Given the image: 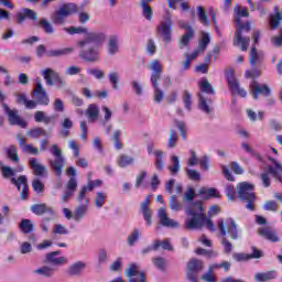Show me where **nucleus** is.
Returning <instances> with one entry per match:
<instances>
[{"label":"nucleus","instance_id":"obj_1","mask_svg":"<svg viewBox=\"0 0 282 282\" xmlns=\"http://www.w3.org/2000/svg\"><path fill=\"white\" fill-rule=\"evenodd\" d=\"M185 230H202L203 226H206L212 232L217 230L215 223L206 217V209L202 205V202L198 200L189 204V206L185 208Z\"/></svg>","mask_w":282,"mask_h":282},{"label":"nucleus","instance_id":"obj_2","mask_svg":"<svg viewBox=\"0 0 282 282\" xmlns=\"http://www.w3.org/2000/svg\"><path fill=\"white\" fill-rule=\"evenodd\" d=\"M241 17L248 19L250 17V12H248L247 8H242L237 4L234 9V23L236 24V32L234 34V45L235 47H239L241 45V51L247 52L250 45V36H246L251 30L250 22L242 23Z\"/></svg>","mask_w":282,"mask_h":282},{"label":"nucleus","instance_id":"obj_3","mask_svg":"<svg viewBox=\"0 0 282 282\" xmlns=\"http://www.w3.org/2000/svg\"><path fill=\"white\" fill-rule=\"evenodd\" d=\"M238 197L242 202H247L245 207L247 210H254V185L248 182L239 183L238 185Z\"/></svg>","mask_w":282,"mask_h":282},{"label":"nucleus","instance_id":"obj_4","mask_svg":"<svg viewBox=\"0 0 282 282\" xmlns=\"http://www.w3.org/2000/svg\"><path fill=\"white\" fill-rule=\"evenodd\" d=\"M51 155L54 159L48 160V164L53 173L61 177L63 175V169L65 167V158L63 156V150L57 144H53L50 149Z\"/></svg>","mask_w":282,"mask_h":282},{"label":"nucleus","instance_id":"obj_5","mask_svg":"<svg viewBox=\"0 0 282 282\" xmlns=\"http://www.w3.org/2000/svg\"><path fill=\"white\" fill-rule=\"evenodd\" d=\"M156 30L159 36H161L165 45H169V43L173 41V17H171V13L166 12V14L163 17V20L158 25Z\"/></svg>","mask_w":282,"mask_h":282},{"label":"nucleus","instance_id":"obj_6","mask_svg":"<svg viewBox=\"0 0 282 282\" xmlns=\"http://www.w3.org/2000/svg\"><path fill=\"white\" fill-rule=\"evenodd\" d=\"M76 12H78V7H76V4L66 3L59 7V9L51 15V21H53L55 25H63L67 17H72V14H76Z\"/></svg>","mask_w":282,"mask_h":282},{"label":"nucleus","instance_id":"obj_7","mask_svg":"<svg viewBox=\"0 0 282 282\" xmlns=\"http://www.w3.org/2000/svg\"><path fill=\"white\" fill-rule=\"evenodd\" d=\"M218 230L223 237L230 235L231 239H239V234L237 230V223L232 218L218 219Z\"/></svg>","mask_w":282,"mask_h":282},{"label":"nucleus","instance_id":"obj_8","mask_svg":"<svg viewBox=\"0 0 282 282\" xmlns=\"http://www.w3.org/2000/svg\"><path fill=\"white\" fill-rule=\"evenodd\" d=\"M31 96L37 102V105H42L44 107L50 105V96L47 95V90H45L43 83H41L40 79L35 82Z\"/></svg>","mask_w":282,"mask_h":282},{"label":"nucleus","instance_id":"obj_9","mask_svg":"<svg viewBox=\"0 0 282 282\" xmlns=\"http://www.w3.org/2000/svg\"><path fill=\"white\" fill-rule=\"evenodd\" d=\"M226 79L231 94H237L241 98H246V96H248V91H246L243 88H240L239 80H237V77H235V70H227Z\"/></svg>","mask_w":282,"mask_h":282},{"label":"nucleus","instance_id":"obj_10","mask_svg":"<svg viewBox=\"0 0 282 282\" xmlns=\"http://www.w3.org/2000/svg\"><path fill=\"white\" fill-rule=\"evenodd\" d=\"M2 107L4 109V113H7L9 118V124L21 127L22 129H25L28 127V123L21 119V116H19V110L17 109H10L8 107V104H2Z\"/></svg>","mask_w":282,"mask_h":282},{"label":"nucleus","instance_id":"obj_11","mask_svg":"<svg viewBox=\"0 0 282 282\" xmlns=\"http://www.w3.org/2000/svg\"><path fill=\"white\" fill-rule=\"evenodd\" d=\"M107 40V35L102 32H91L87 33L86 39L77 42L78 47H85V45H89V43H95L96 45H100L105 43Z\"/></svg>","mask_w":282,"mask_h":282},{"label":"nucleus","instance_id":"obj_12","mask_svg":"<svg viewBox=\"0 0 282 282\" xmlns=\"http://www.w3.org/2000/svg\"><path fill=\"white\" fill-rule=\"evenodd\" d=\"M29 166L36 177H47V174L50 173V170H47V166L41 164L39 162V159L36 158H31L29 160Z\"/></svg>","mask_w":282,"mask_h":282},{"label":"nucleus","instance_id":"obj_13","mask_svg":"<svg viewBox=\"0 0 282 282\" xmlns=\"http://www.w3.org/2000/svg\"><path fill=\"white\" fill-rule=\"evenodd\" d=\"M251 94L254 100H259V96H264L265 98L270 96V87L265 84H258L257 80H252L250 84Z\"/></svg>","mask_w":282,"mask_h":282},{"label":"nucleus","instance_id":"obj_14","mask_svg":"<svg viewBox=\"0 0 282 282\" xmlns=\"http://www.w3.org/2000/svg\"><path fill=\"white\" fill-rule=\"evenodd\" d=\"M11 184H13L14 186H17L18 191H21V186H22V191L20 193L21 195V199H28V192L30 191V187L28 186V176L26 175H21L20 177H18V180L15 177L10 178Z\"/></svg>","mask_w":282,"mask_h":282},{"label":"nucleus","instance_id":"obj_15","mask_svg":"<svg viewBox=\"0 0 282 282\" xmlns=\"http://www.w3.org/2000/svg\"><path fill=\"white\" fill-rule=\"evenodd\" d=\"M151 204V196H148L144 202H142L139 206V213L143 215V219L147 224V226H151L153 224L152 217H153V210H151V207H149Z\"/></svg>","mask_w":282,"mask_h":282},{"label":"nucleus","instance_id":"obj_16","mask_svg":"<svg viewBox=\"0 0 282 282\" xmlns=\"http://www.w3.org/2000/svg\"><path fill=\"white\" fill-rule=\"evenodd\" d=\"M79 58L87 63H98L100 61V51L98 47H89L79 52Z\"/></svg>","mask_w":282,"mask_h":282},{"label":"nucleus","instance_id":"obj_17","mask_svg":"<svg viewBox=\"0 0 282 282\" xmlns=\"http://www.w3.org/2000/svg\"><path fill=\"white\" fill-rule=\"evenodd\" d=\"M127 276L129 282H147L144 278V272H140V268L135 263H131L127 270Z\"/></svg>","mask_w":282,"mask_h":282},{"label":"nucleus","instance_id":"obj_18","mask_svg":"<svg viewBox=\"0 0 282 282\" xmlns=\"http://www.w3.org/2000/svg\"><path fill=\"white\" fill-rule=\"evenodd\" d=\"M198 109L203 111V113L210 116V113L215 111V108H213V99L206 97V95L202 93H198Z\"/></svg>","mask_w":282,"mask_h":282},{"label":"nucleus","instance_id":"obj_19","mask_svg":"<svg viewBox=\"0 0 282 282\" xmlns=\"http://www.w3.org/2000/svg\"><path fill=\"white\" fill-rule=\"evenodd\" d=\"M76 188H78V181L76 180V177H70L66 184V191L62 196V202H64V204H67V202H69V199L74 197Z\"/></svg>","mask_w":282,"mask_h":282},{"label":"nucleus","instance_id":"obj_20","mask_svg":"<svg viewBox=\"0 0 282 282\" xmlns=\"http://www.w3.org/2000/svg\"><path fill=\"white\" fill-rule=\"evenodd\" d=\"M61 250L46 253V262L52 265H67V257L61 256Z\"/></svg>","mask_w":282,"mask_h":282},{"label":"nucleus","instance_id":"obj_21","mask_svg":"<svg viewBox=\"0 0 282 282\" xmlns=\"http://www.w3.org/2000/svg\"><path fill=\"white\" fill-rule=\"evenodd\" d=\"M258 235H260V237H262L267 241H271L272 243H279V241H281V238H279V235H276V231H274L270 227L259 228Z\"/></svg>","mask_w":282,"mask_h":282},{"label":"nucleus","instance_id":"obj_22","mask_svg":"<svg viewBox=\"0 0 282 282\" xmlns=\"http://www.w3.org/2000/svg\"><path fill=\"white\" fill-rule=\"evenodd\" d=\"M158 217L161 226H164L165 228H177L180 226L177 221L169 218V214H166V209L164 208L159 209Z\"/></svg>","mask_w":282,"mask_h":282},{"label":"nucleus","instance_id":"obj_23","mask_svg":"<svg viewBox=\"0 0 282 282\" xmlns=\"http://www.w3.org/2000/svg\"><path fill=\"white\" fill-rule=\"evenodd\" d=\"M149 69L153 72L151 76V83L152 85H155V83H158V80H160L162 77V64H160V61L153 59L149 65Z\"/></svg>","mask_w":282,"mask_h":282},{"label":"nucleus","instance_id":"obj_24","mask_svg":"<svg viewBox=\"0 0 282 282\" xmlns=\"http://www.w3.org/2000/svg\"><path fill=\"white\" fill-rule=\"evenodd\" d=\"M87 268V263L83 261H77L75 263H72L67 270L66 274L68 276H80L83 274V271Z\"/></svg>","mask_w":282,"mask_h":282},{"label":"nucleus","instance_id":"obj_25","mask_svg":"<svg viewBox=\"0 0 282 282\" xmlns=\"http://www.w3.org/2000/svg\"><path fill=\"white\" fill-rule=\"evenodd\" d=\"M31 212L34 214V215H55V212H54V208L47 206V204L45 203H42V204H34L31 206Z\"/></svg>","mask_w":282,"mask_h":282},{"label":"nucleus","instance_id":"obj_26","mask_svg":"<svg viewBox=\"0 0 282 282\" xmlns=\"http://www.w3.org/2000/svg\"><path fill=\"white\" fill-rule=\"evenodd\" d=\"M264 54L263 51H257V48L253 46L251 47L250 57H249V65H261L263 63Z\"/></svg>","mask_w":282,"mask_h":282},{"label":"nucleus","instance_id":"obj_27","mask_svg":"<svg viewBox=\"0 0 282 282\" xmlns=\"http://www.w3.org/2000/svg\"><path fill=\"white\" fill-rule=\"evenodd\" d=\"M25 19H31V21H36L39 17L34 12V10L25 8L17 14V21L18 23L21 24L23 23V21H25Z\"/></svg>","mask_w":282,"mask_h":282},{"label":"nucleus","instance_id":"obj_28","mask_svg":"<svg viewBox=\"0 0 282 282\" xmlns=\"http://www.w3.org/2000/svg\"><path fill=\"white\" fill-rule=\"evenodd\" d=\"M107 52L109 56H116L120 52V44L118 43V35H112L108 40Z\"/></svg>","mask_w":282,"mask_h":282},{"label":"nucleus","instance_id":"obj_29","mask_svg":"<svg viewBox=\"0 0 282 282\" xmlns=\"http://www.w3.org/2000/svg\"><path fill=\"white\" fill-rule=\"evenodd\" d=\"M89 208V199H86V203H83L82 205L75 207L73 219L76 221H80V219L84 218L85 215H87V210Z\"/></svg>","mask_w":282,"mask_h":282},{"label":"nucleus","instance_id":"obj_30","mask_svg":"<svg viewBox=\"0 0 282 282\" xmlns=\"http://www.w3.org/2000/svg\"><path fill=\"white\" fill-rule=\"evenodd\" d=\"M34 120L35 122H43L44 124H51V122H54V120H56V116H47L44 111L37 110L34 113Z\"/></svg>","mask_w":282,"mask_h":282},{"label":"nucleus","instance_id":"obj_31","mask_svg":"<svg viewBox=\"0 0 282 282\" xmlns=\"http://www.w3.org/2000/svg\"><path fill=\"white\" fill-rule=\"evenodd\" d=\"M46 85L48 87H54V80L53 78H56V76L58 75V73H56V70L52 69V68H45L41 72Z\"/></svg>","mask_w":282,"mask_h":282},{"label":"nucleus","instance_id":"obj_32","mask_svg":"<svg viewBox=\"0 0 282 282\" xmlns=\"http://www.w3.org/2000/svg\"><path fill=\"white\" fill-rule=\"evenodd\" d=\"M282 22V12L279 10V7H274V14L270 17V28L271 30H276Z\"/></svg>","mask_w":282,"mask_h":282},{"label":"nucleus","instance_id":"obj_33","mask_svg":"<svg viewBox=\"0 0 282 282\" xmlns=\"http://www.w3.org/2000/svg\"><path fill=\"white\" fill-rule=\"evenodd\" d=\"M193 39H195V31H185L178 41V48L184 50V47H188V44L191 41H193Z\"/></svg>","mask_w":282,"mask_h":282},{"label":"nucleus","instance_id":"obj_34","mask_svg":"<svg viewBox=\"0 0 282 282\" xmlns=\"http://www.w3.org/2000/svg\"><path fill=\"white\" fill-rule=\"evenodd\" d=\"M204 270V262L202 260L192 259L187 263V272H194L197 274V272H202Z\"/></svg>","mask_w":282,"mask_h":282},{"label":"nucleus","instance_id":"obj_35","mask_svg":"<svg viewBox=\"0 0 282 282\" xmlns=\"http://www.w3.org/2000/svg\"><path fill=\"white\" fill-rule=\"evenodd\" d=\"M86 116L89 119V122H96L98 120V116H100V109L95 104L88 106L86 110Z\"/></svg>","mask_w":282,"mask_h":282},{"label":"nucleus","instance_id":"obj_36","mask_svg":"<svg viewBox=\"0 0 282 282\" xmlns=\"http://www.w3.org/2000/svg\"><path fill=\"white\" fill-rule=\"evenodd\" d=\"M33 274H37V276H44L45 279H51V276H54V269L52 267L43 265L33 270Z\"/></svg>","mask_w":282,"mask_h":282},{"label":"nucleus","instance_id":"obj_37","mask_svg":"<svg viewBox=\"0 0 282 282\" xmlns=\"http://www.w3.org/2000/svg\"><path fill=\"white\" fill-rule=\"evenodd\" d=\"M1 171H2V176L8 178V177H14L17 173H22L23 166L18 167L17 170L12 167H8L7 165H3L2 162H0Z\"/></svg>","mask_w":282,"mask_h":282},{"label":"nucleus","instance_id":"obj_38","mask_svg":"<svg viewBox=\"0 0 282 282\" xmlns=\"http://www.w3.org/2000/svg\"><path fill=\"white\" fill-rule=\"evenodd\" d=\"M276 279V271H268L264 273H256L254 281L267 282Z\"/></svg>","mask_w":282,"mask_h":282},{"label":"nucleus","instance_id":"obj_39","mask_svg":"<svg viewBox=\"0 0 282 282\" xmlns=\"http://www.w3.org/2000/svg\"><path fill=\"white\" fill-rule=\"evenodd\" d=\"M199 87H200L199 94H204V96H206V94H209L210 96H215V88H213V85H210L208 79H203L199 83Z\"/></svg>","mask_w":282,"mask_h":282},{"label":"nucleus","instance_id":"obj_40","mask_svg":"<svg viewBox=\"0 0 282 282\" xmlns=\"http://www.w3.org/2000/svg\"><path fill=\"white\" fill-rule=\"evenodd\" d=\"M171 162H172V165H170L167 169L171 175H177V173H180V169H182V165L180 164V156L172 155Z\"/></svg>","mask_w":282,"mask_h":282},{"label":"nucleus","instance_id":"obj_41","mask_svg":"<svg viewBox=\"0 0 282 282\" xmlns=\"http://www.w3.org/2000/svg\"><path fill=\"white\" fill-rule=\"evenodd\" d=\"M140 6L142 8V15L144 17V19H147V21H152L153 20V9L151 8V6H149V3L144 2V1H140Z\"/></svg>","mask_w":282,"mask_h":282},{"label":"nucleus","instance_id":"obj_42","mask_svg":"<svg viewBox=\"0 0 282 282\" xmlns=\"http://www.w3.org/2000/svg\"><path fill=\"white\" fill-rule=\"evenodd\" d=\"M117 163L120 169H127V166H131V164H133V158L127 154H121L117 160Z\"/></svg>","mask_w":282,"mask_h":282},{"label":"nucleus","instance_id":"obj_43","mask_svg":"<svg viewBox=\"0 0 282 282\" xmlns=\"http://www.w3.org/2000/svg\"><path fill=\"white\" fill-rule=\"evenodd\" d=\"M197 17H198V21L203 25H205L206 28L210 25V22L208 21V15L206 14V10L204 9V7L202 6L197 7Z\"/></svg>","mask_w":282,"mask_h":282},{"label":"nucleus","instance_id":"obj_44","mask_svg":"<svg viewBox=\"0 0 282 282\" xmlns=\"http://www.w3.org/2000/svg\"><path fill=\"white\" fill-rule=\"evenodd\" d=\"M108 78L112 89L118 90L120 87V74H118V72H110Z\"/></svg>","mask_w":282,"mask_h":282},{"label":"nucleus","instance_id":"obj_45","mask_svg":"<svg viewBox=\"0 0 282 282\" xmlns=\"http://www.w3.org/2000/svg\"><path fill=\"white\" fill-rule=\"evenodd\" d=\"M94 202L96 208H102L105 206V203L107 202V193L97 192Z\"/></svg>","mask_w":282,"mask_h":282},{"label":"nucleus","instance_id":"obj_46","mask_svg":"<svg viewBox=\"0 0 282 282\" xmlns=\"http://www.w3.org/2000/svg\"><path fill=\"white\" fill-rule=\"evenodd\" d=\"M20 230L24 232V235H30L32 230H34V224L30 219H22L20 223Z\"/></svg>","mask_w":282,"mask_h":282},{"label":"nucleus","instance_id":"obj_47","mask_svg":"<svg viewBox=\"0 0 282 282\" xmlns=\"http://www.w3.org/2000/svg\"><path fill=\"white\" fill-rule=\"evenodd\" d=\"M178 140H180V137L177 135V131L170 129V138L167 141V148L175 149V147H177Z\"/></svg>","mask_w":282,"mask_h":282},{"label":"nucleus","instance_id":"obj_48","mask_svg":"<svg viewBox=\"0 0 282 282\" xmlns=\"http://www.w3.org/2000/svg\"><path fill=\"white\" fill-rule=\"evenodd\" d=\"M183 102L187 111H191L193 107V95L188 90L183 91Z\"/></svg>","mask_w":282,"mask_h":282},{"label":"nucleus","instance_id":"obj_49","mask_svg":"<svg viewBox=\"0 0 282 282\" xmlns=\"http://www.w3.org/2000/svg\"><path fill=\"white\" fill-rule=\"evenodd\" d=\"M39 25L46 34H54V26H52V23L47 19H41Z\"/></svg>","mask_w":282,"mask_h":282},{"label":"nucleus","instance_id":"obj_50","mask_svg":"<svg viewBox=\"0 0 282 282\" xmlns=\"http://www.w3.org/2000/svg\"><path fill=\"white\" fill-rule=\"evenodd\" d=\"M28 135H30V138H33V139H39L41 137L47 135V131H45V129L43 128H34L28 132Z\"/></svg>","mask_w":282,"mask_h":282},{"label":"nucleus","instance_id":"obj_51","mask_svg":"<svg viewBox=\"0 0 282 282\" xmlns=\"http://www.w3.org/2000/svg\"><path fill=\"white\" fill-rule=\"evenodd\" d=\"M140 239V229L134 228L132 232L128 236L127 243L128 246H135V241Z\"/></svg>","mask_w":282,"mask_h":282},{"label":"nucleus","instance_id":"obj_52","mask_svg":"<svg viewBox=\"0 0 282 282\" xmlns=\"http://www.w3.org/2000/svg\"><path fill=\"white\" fill-rule=\"evenodd\" d=\"M32 188L37 194L45 193V184H43L39 178H34L32 181Z\"/></svg>","mask_w":282,"mask_h":282},{"label":"nucleus","instance_id":"obj_53","mask_svg":"<svg viewBox=\"0 0 282 282\" xmlns=\"http://www.w3.org/2000/svg\"><path fill=\"white\" fill-rule=\"evenodd\" d=\"M170 208L171 210H174L175 213L182 210V203L177 199V196L172 195L170 198Z\"/></svg>","mask_w":282,"mask_h":282},{"label":"nucleus","instance_id":"obj_54","mask_svg":"<svg viewBox=\"0 0 282 282\" xmlns=\"http://www.w3.org/2000/svg\"><path fill=\"white\" fill-rule=\"evenodd\" d=\"M152 87H154V102H162V100H164V91L160 89L158 82H155V85H152Z\"/></svg>","mask_w":282,"mask_h":282},{"label":"nucleus","instance_id":"obj_55","mask_svg":"<svg viewBox=\"0 0 282 282\" xmlns=\"http://www.w3.org/2000/svg\"><path fill=\"white\" fill-rule=\"evenodd\" d=\"M87 191H89V189L87 188V186H83V187L79 189V192H78V194H77V197H76V202H78V204H83V202H84V204H87V199H89V198L86 197Z\"/></svg>","mask_w":282,"mask_h":282},{"label":"nucleus","instance_id":"obj_56","mask_svg":"<svg viewBox=\"0 0 282 282\" xmlns=\"http://www.w3.org/2000/svg\"><path fill=\"white\" fill-rule=\"evenodd\" d=\"M200 195H206V197H220L219 192H217V188L210 187V188H202L199 191Z\"/></svg>","mask_w":282,"mask_h":282},{"label":"nucleus","instance_id":"obj_57","mask_svg":"<svg viewBox=\"0 0 282 282\" xmlns=\"http://www.w3.org/2000/svg\"><path fill=\"white\" fill-rule=\"evenodd\" d=\"M152 263L158 270H164L166 268V259L162 257L152 258Z\"/></svg>","mask_w":282,"mask_h":282},{"label":"nucleus","instance_id":"obj_58","mask_svg":"<svg viewBox=\"0 0 282 282\" xmlns=\"http://www.w3.org/2000/svg\"><path fill=\"white\" fill-rule=\"evenodd\" d=\"M262 208L265 210H270L272 213H276L279 210V203L276 200H267L263 205Z\"/></svg>","mask_w":282,"mask_h":282},{"label":"nucleus","instance_id":"obj_59","mask_svg":"<svg viewBox=\"0 0 282 282\" xmlns=\"http://www.w3.org/2000/svg\"><path fill=\"white\" fill-rule=\"evenodd\" d=\"M53 235H67L69 229L65 225L56 224L52 230Z\"/></svg>","mask_w":282,"mask_h":282},{"label":"nucleus","instance_id":"obj_60","mask_svg":"<svg viewBox=\"0 0 282 282\" xmlns=\"http://www.w3.org/2000/svg\"><path fill=\"white\" fill-rule=\"evenodd\" d=\"M208 43H210V35L208 33H203L198 44V50H202V52H204V50H206V47L208 46Z\"/></svg>","mask_w":282,"mask_h":282},{"label":"nucleus","instance_id":"obj_61","mask_svg":"<svg viewBox=\"0 0 282 282\" xmlns=\"http://www.w3.org/2000/svg\"><path fill=\"white\" fill-rule=\"evenodd\" d=\"M160 250V240H154L152 246L145 247L141 250V254H149V252L158 251Z\"/></svg>","mask_w":282,"mask_h":282},{"label":"nucleus","instance_id":"obj_62","mask_svg":"<svg viewBox=\"0 0 282 282\" xmlns=\"http://www.w3.org/2000/svg\"><path fill=\"white\" fill-rule=\"evenodd\" d=\"M7 155L8 158H10L12 162H19V154L17 152V147L14 145L9 147L7 151Z\"/></svg>","mask_w":282,"mask_h":282},{"label":"nucleus","instance_id":"obj_63","mask_svg":"<svg viewBox=\"0 0 282 282\" xmlns=\"http://www.w3.org/2000/svg\"><path fill=\"white\" fill-rule=\"evenodd\" d=\"M144 180H147V171H141L135 178L134 187L140 188L144 184Z\"/></svg>","mask_w":282,"mask_h":282},{"label":"nucleus","instance_id":"obj_64","mask_svg":"<svg viewBox=\"0 0 282 282\" xmlns=\"http://www.w3.org/2000/svg\"><path fill=\"white\" fill-rule=\"evenodd\" d=\"M200 281L217 282V278L215 276V273L208 269V271L200 276Z\"/></svg>","mask_w":282,"mask_h":282}]
</instances>
